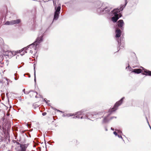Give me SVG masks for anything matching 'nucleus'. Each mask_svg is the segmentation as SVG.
Returning <instances> with one entry per match:
<instances>
[{"mask_svg": "<svg viewBox=\"0 0 151 151\" xmlns=\"http://www.w3.org/2000/svg\"><path fill=\"white\" fill-rule=\"evenodd\" d=\"M83 111L82 110L80 111L77 112L76 114V115H74L73 117V118H81V119L83 118L86 119L87 118L90 120H92L93 118H96L97 117L96 116H97L98 114H88L86 115L83 114Z\"/></svg>", "mask_w": 151, "mask_h": 151, "instance_id": "nucleus-3", "label": "nucleus"}, {"mask_svg": "<svg viewBox=\"0 0 151 151\" xmlns=\"http://www.w3.org/2000/svg\"><path fill=\"white\" fill-rule=\"evenodd\" d=\"M117 25L119 27H120L121 29L122 30L124 29L123 26L124 23L122 20H120L117 22Z\"/></svg>", "mask_w": 151, "mask_h": 151, "instance_id": "nucleus-8", "label": "nucleus"}, {"mask_svg": "<svg viewBox=\"0 0 151 151\" xmlns=\"http://www.w3.org/2000/svg\"><path fill=\"white\" fill-rule=\"evenodd\" d=\"M117 136L119 138H121L122 139V137L121 135L120 136L119 135H118Z\"/></svg>", "mask_w": 151, "mask_h": 151, "instance_id": "nucleus-25", "label": "nucleus"}, {"mask_svg": "<svg viewBox=\"0 0 151 151\" xmlns=\"http://www.w3.org/2000/svg\"><path fill=\"white\" fill-rule=\"evenodd\" d=\"M115 130L116 131H117V132H118V133H119V134H120V133H122V132L121 131L119 130H116V129H115Z\"/></svg>", "mask_w": 151, "mask_h": 151, "instance_id": "nucleus-21", "label": "nucleus"}, {"mask_svg": "<svg viewBox=\"0 0 151 151\" xmlns=\"http://www.w3.org/2000/svg\"><path fill=\"white\" fill-rule=\"evenodd\" d=\"M142 70L140 68L135 69L133 70L132 72L135 73H139L142 72Z\"/></svg>", "mask_w": 151, "mask_h": 151, "instance_id": "nucleus-12", "label": "nucleus"}, {"mask_svg": "<svg viewBox=\"0 0 151 151\" xmlns=\"http://www.w3.org/2000/svg\"><path fill=\"white\" fill-rule=\"evenodd\" d=\"M47 100V99H44V101H45V102H46V103L47 104V102L46 101Z\"/></svg>", "mask_w": 151, "mask_h": 151, "instance_id": "nucleus-26", "label": "nucleus"}, {"mask_svg": "<svg viewBox=\"0 0 151 151\" xmlns=\"http://www.w3.org/2000/svg\"><path fill=\"white\" fill-rule=\"evenodd\" d=\"M110 10L109 8L106 6H105L104 4H103L100 7L98 8L97 12L99 14L102 13H108L110 12Z\"/></svg>", "mask_w": 151, "mask_h": 151, "instance_id": "nucleus-4", "label": "nucleus"}, {"mask_svg": "<svg viewBox=\"0 0 151 151\" xmlns=\"http://www.w3.org/2000/svg\"><path fill=\"white\" fill-rule=\"evenodd\" d=\"M105 130H106V131H107V129L106 128H105Z\"/></svg>", "mask_w": 151, "mask_h": 151, "instance_id": "nucleus-29", "label": "nucleus"}, {"mask_svg": "<svg viewBox=\"0 0 151 151\" xmlns=\"http://www.w3.org/2000/svg\"><path fill=\"white\" fill-rule=\"evenodd\" d=\"M26 93H28L27 92H25Z\"/></svg>", "mask_w": 151, "mask_h": 151, "instance_id": "nucleus-33", "label": "nucleus"}, {"mask_svg": "<svg viewBox=\"0 0 151 151\" xmlns=\"http://www.w3.org/2000/svg\"><path fill=\"white\" fill-rule=\"evenodd\" d=\"M124 98V97L122 98L119 101L116 102L114 107L109 111L111 113L115 111L117 109L118 107L122 103L123 99Z\"/></svg>", "mask_w": 151, "mask_h": 151, "instance_id": "nucleus-6", "label": "nucleus"}, {"mask_svg": "<svg viewBox=\"0 0 151 151\" xmlns=\"http://www.w3.org/2000/svg\"><path fill=\"white\" fill-rule=\"evenodd\" d=\"M125 0V4L124 5V6L123 7V6L121 5V7L119 9L117 8L114 9L111 12L112 14L114 16V17H112V20L114 22H116L118 19L119 18V17L121 16V14H119V15L118 14V13L120 12L121 11H122L126 5L127 2V0Z\"/></svg>", "mask_w": 151, "mask_h": 151, "instance_id": "nucleus-2", "label": "nucleus"}, {"mask_svg": "<svg viewBox=\"0 0 151 151\" xmlns=\"http://www.w3.org/2000/svg\"><path fill=\"white\" fill-rule=\"evenodd\" d=\"M61 9L60 6H58L57 7V8H55V12L60 13V9Z\"/></svg>", "mask_w": 151, "mask_h": 151, "instance_id": "nucleus-16", "label": "nucleus"}, {"mask_svg": "<svg viewBox=\"0 0 151 151\" xmlns=\"http://www.w3.org/2000/svg\"><path fill=\"white\" fill-rule=\"evenodd\" d=\"M46 112H43L42 113V115L43 116H45L46 114Z\"/></svg>", "mask_w": 151, "mask_h": 151, "instance_id": "nucleus-24", "label": "nucleus"}, {"mask_svg": "<svg viewBox=\"0 0 151 151\" xmlns=\"http://www.w3.org/2000/svg\"><path fill=\"white\" fill-rule=\"evenodd\" d=\"M35 64H34V76H35V81H36V79H35Z\"/></svg>", "mask_w": 151, "mask_h": 151, "instance_id": "nucleus-18", "label": "nucleus"}, {"mask_svg": "<svg viewBox=\"0 0 151 151\" xmlns=\"http://www.w3.org/2000/svg\"><path fill=\"white\" fill-rule=\"evenodd\" d=\"M5 78L7 81V84H8L9 82L10 81V80L9 79H7V78Z\"/></svg>", "mask_w": 151, "mask_h": 151, "instance_id": "nucleus-22", "label": "nucleus"}, {"mask_svg": "<svg viewBox=\"0 0 151 151\" xmlns=\"http://www.w3.org/2000/svg\"><path fill=\"white\" fill-rule=\"evenodd\" d=\"M113 133L115 136H117V134L116 132H114Z\"/></svg>", "mask_w": 151, "mask_h": 151, "instance_id": "nucleus-23", "label": "nucleus"}, {"mask_svg": "<svg viewBox=\"0 0 151 151\" xmlns=\"http://www.w3.org/2000/svg\"><path fill=\"white\" fill-rule=\"evenodd\" d=\"M14 53L10 51H7L6 52L5 54V56H8L9 58H11L15 54Z\"/></svg>", "mask_w": 151, "mask_h": 151, "instance_id": "nucleus-7", "label": "nucleus"}, {"mask_svg": "<svg viewBox=\"0 0 151 151\" xmlns=\"http://www.w3.org/2000/svg\"><path fill=\"white\" fill-rule=\"evenodd\" d=\"M59 14L60 13L56 12H55L53 18V20H56L58 19V18L59 15Z\"/></svg>", "mask_w": 151, "mask_h": 151, "instance_id": "nucleus-13", "label": "nucleus"}, {"mask_svg": "<svg viewBox=\"0 0 151 151\" xmlns=\"http://www.w3.org/2000/svg\"><path fill=\"white\" fill-rule=\"evenodd\" d=\"M17 144L20 145V147L16 148L17 151H26L29 145L28 144H21L19 143H17Z\"/></svg>", "mask_w": 151, "mask_h": 151, "instance_id": "nucleus-5", "label": "nucleus"}, {"mask_svg": "<svg viewBox=\"0 0 151 151\" xmlns=\"http://www.w3.org/2000/svg\"><path fill=\"white\" fill-rule=\"evenodd\" d=\"M5 24L6 25H12V23H11V21H7L6 22Z\"/></svg>", "mask_w": 151, "mask_h": 151, "instance_id": "nucleus-17", "label": "nucleus"}, {"mask_svg": "<svg viewBox=\"0 0 151 151\" xmlns=\"http://www.w3.org/2000/svg\"><path fill=\"white\" fill-rule=\"evenodd\" d=\"M117 42H118V43L119 44V40H117Z\"/></svg>", "mask_w": 151, "mask_h": 151, "instance_id": "nucleus-31", "label": "nucleus"}, {"mask_svg": "<svg viewBox=\"0 0 151 151\" xmlns=\"http://www.w3.org/2000/svg\"><path fill=\"white\" fill-rule=\"evenodd\" d=\"M144 72L146 73V75H149L151 76V71L149 70H147L146 69H144Z\"/></svg>", "mask_w": 151, "mask_h": 151, "instance_id": "nucleus-15", "label": "nucleus"}, {"mask_svg": "<svg viewBox=\"0 0 151 151\" xmlns=\"http://www.w3.org/2000/svg\"><path fill=\"white\" fill-rule=\"evenodd\" d=\"M109 115L110 114H109L107 116L104 117L103 121V123H106L109 121V119L108 117Z\"/></svg>", "mask_w": 151, "mask_h": 151, "instance_id": "nucleus-14", "label": "nucleus"}, {"mask_svg": "<svg viewBox=\"0 0 151 151\" xmlns=\"http://www.w3.org/2000/svg\"><path fill=\"white\" fill-rule=\"evenodd\" d=\"M6 115L7 116H9V113H7V114H6Z\"/></svg>", "mask_w": 151, "mask_h": 151, "instance_id": "nucleus-27", "label": "nucleus"}, {"mask_svg": "<svg viewBox=\"0 0 151 151\" xmlns=\"http://www.w3.org/2000/svg\"><path fill=\"white\" fill-rule=\"evenodd\" d=\"M114 117H111L110 119H113Z\"/></svg>", "mask_w": 151, "mask_h": 151, "instance_id": "nucleus-32", "label": "nucleus"}, {"mask_svg": "<svg viewBox=\"0 0 151 151\" xmlns=\"http://www.w3.org/2000/svg\"><path fill=\"white\" fill-rule=\"evenodd\" d=\"M14 79L15 80H17V79L16 78H14Z\"/></svg>", "mask_w": 151, "mask_h": 151, "instance_id": "nucleus-30", "label": "nucleus"}, {"mask_svg": "<svg viewBox=\"0 0 151 151\" xmlns=\"http://www.w3.org/2000/svg\"><path fill=\"white\" fill-rule=\"evenodd\" d=\"M21 22V20L19 19H17L16 20H13L11 21V23L12 24L14 25V24H18L19 23Z\"/></svg>", "mask_w": 151, "mask_h": 151, "instance_id": "nucleus-11", "label": "nucleus"}, {"mask_svg": "<svg viewBox=\"0 0 151 151\" xmlns=\"http://www.w3.org/2000/svg\"><path fill=\"white\" fill-rule=\"evenodd\" d=\"M126 69H128V70H129L130 71H131V68L129 67V65L128 66H127V67H126Z\"/></svg>", "mask_w": 151, "mask_h": 151, "instance_id": "nucleus-19", "label": "nucleus"}, {"mask_svg": "<svg viewBox=\"0 0 151 151\" xmlns=\"http://www.w3.org/2000/svg\"><path fill=\"white\" fill-rule=\"evenodd\" d=\"M111 129L112 130H114V129L113 128H112V127H111Z\"/></svg>", "mask_w": 151, "mask_h": 151, "instance_id": "nucleus-28", "label": "nucleus"}, {"mask_svg": "<svg viewBox=\"0 0 151 151\" xmlns=\"http://www.w3.org/2000/svg\"><path fill=\"white\" fill-rule=\"evenodd\" d=\"M25 89H24L22 91L24 92V94H28L29 93H30V95L32 94L33 95V96H35L36 98L37 97V92L33 91H30L29 93H26L25 92Z\"/></svg>", "mask_w": 151, "mask_h": 151, "instance_id": "nucleus-9", "label": "nucleus"}, {"mask_svg": "<svg viewBox=\"0 0 151 151\" xmlns=\"http://www.w3.org/2000/svg\"><path fill=\"white\" fill-rule=\"evenodd\" d=\"M115 32L116 33V38H119L121 35V30L118 29L116 30Z\"/></svg>", "mask_w": 151, "mask_h": 151, "instance_id": "nucleus-10", "label": "nucleus"}, {"mask_svg": "<svg viewBox=\"0 0 151 151\" xmlns=\"http://www.w3.org/2000/svg\"><path fill=\"white\" fill-rule=\"evenodd\" d=\"M43 36H41L40 37H38L36 40V41L26 47H25L22 49L21 50H19V52L20 53V55L22 56L24 54V52L25 53L29 52L32 53L33 50H35L37 46L42 41H43Z\"/></svg>", "mask_w": 151, "mask_h": 151, "instance_id": "nucleus-1", "label": "nucleus"}, {"mask_svg": "<svg viewBox=\"0 0 151 151\" xmlns=\"http://www.w3.org/2000/svg\"><path fill=\"white\" fill-rule=\"evenodd\" d=\"M73 115H72V114H67L66 115V116H71Z\"/></svg>", "mask_w": 151, "mask_h": 151, "instance_id": "nucleus-20", "label": "nucleus"}]
</instances>
